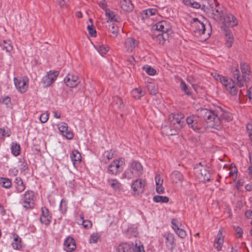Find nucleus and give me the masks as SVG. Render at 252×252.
Segmentation results:
<instances>
[{"label":"nucleus","mask_w":252,"mask_h":252,"mask_svg":"<svg viewBox=\"0 0 252 252\" xmlns=\"http://www.w3.org/2000/svg\"><path fill=\"white\" fill-rule=\"evenodd\" d=\"M158 12L157 8H149L143 11V14L145 15V16H143V18H147L151 16L155 15Z\"/></svg>","instance_id":"obj_39"},{"label":"nucleus","mask_w":252,"mask_h":252,"mask_svg":"<svg viewBox=\"0 0 252 252\" xmlns=\"http://www.w3.org/2000/svg\"><path fill=\"white\" fill-rule=\"evenodd\" d=\"M241 72L238 67L231 68V73L234 78L237 80V84L239 87L244 86L250 80V69L249 65L245 63H240Z\"/></svg>","instance_id":"obj_4"},{"label":"nucleus","mask_w":252,"mask_h":252,"mask_svg":"<svg viewBox=\"0 0 252 252\" xmlns=\"http://www.w3.org/2000/svg\"><path fill=\"white\" fill-rule=\"evenodd\" d=\"M134 252H145L143 246L142 245L137 247L136 245L135 248L134 249Z\"/></svg>","instance_id":"obj_58"},{"label":"nucleus","mask_w":252,"mask_h":252,"mask_svg":"<svg viewBox=\"0 0 252 252\" xmlns=\"http://www.w3.org/2000/svg\"><path fill=\"white\" fill-rule=\"evenodd\" d=\"M225 88L232 95H236L237 94V89L235 86L234 82L231 78L223 77L220 82Z\"/></svg>","instance_id":"obj_10"},{"label":"nucleus","mask_w":252,"mask_h":252,"mask_svg":"<svg viewBox=\"0 0 252 252\" xmlns=\"http://www.w3.org/2000/svg\"><path fill=\"white\" fill-rule=\"evenodd\" d=\"M127 232L134 237H136L138 235V232L136 228L130 227L127 229Z\"/></svg>","instance_id":"obj_52"},{"label":"nucleus","mask_w":252,"mask_h":252,"mask_svg":"<svg viewBox=\"0 0 252 252\" xmlns=\"http://www.w3.org/2000/svg\"><path fill=\"white\" fill-rule=\"evenodd\" d=\"M145 68L146 72L150 75H154L156 74V71L155 69L150 66H148Z\"/></svg>","instance_id":"obj_53"},{"label":"nucleus","mask_w":252,"mask_h":252,"mask_svg":"<svg viewBox=\"0 0 252 252\" xmlns=\"http://www.w3.org/2000/svg\"><path fill=\"white\" fill-rule=\"evenodd\" d=\"M0 46L3 49L5 50L6 52H10L13 49V47L9 41H6L5 40H3L0 42Z\"/></svg>","instance_id":"obj_40"},{"label":"nucleus","mask_w":252,"mask_h":252,"mask_svg":"<svg viewBox=\"0 0 252 252\" xmlns=\"http://www.w3.org/2000/svg\"><path fill=\"white\" fill-rule=\"evenodd\" d=\"M124 164V161L122 158L114 160L108 167V173L112 175H117L123 170Z\"/></svg>","instance_id":"obj_8"},{"label":"nucleus","mask_w":252,"mask_h":252,"mask_svg":"<svg viewBox=\"0 0 252 252\" xmlns=\"http://www.w3.org/2000/svg\"><path fill=\"white\" fill-rule=\"evenodd\" d=\"M40 121L42 123H46L48 120V114L43 113L42 114L39 118Z\"/></svg>","instance_id":"obj_54"},{"label":"nucleus","mask_w":252,"mask_h":252,"mask_svg":"<svg viewBox=\"0 0 252 252\" xmlns=\"http://www.w3.org/2000/svg\"><path fill=\"white\" fill-rule=\"evenodd\" d=\"M200 109L197 110V115H191L186 119V122L189 127L197 132H202L205 130V127L202 126L201 120L202 119L205 121V120L198 114V111Z\"/></svg>","instance_id":"obj_5"},{"label":"nucleus","mask_w":252,"mask_h":252,"mask_svg":"<svg viewBox=\"0 0 252 252\" xmlns=\"http://www.w3.org/2000/svg\"><path fill=\"white\" fill-rule=\"evenodd\" d=\"M52 217L49 213V210L46 207L42 208V214L40 220L42 223L48 225L51 221Z\"/></svg>","instance_id":"obj_18"},{"label":"nucleus","mask_w":252,"mask_h":252,"mask_svg":"<svg viewBox=\"0 0 252 252\" xmlns=\"http://www.w3.org/2000/svg\"><path fill=\"white\" fill-rule=\"evenodd\" d=\"M145 187V181L141 179L136 180L131 185V188L134 192L141 193Z\"/></svg>","instance_id":"obj_21"},{"label":"nucleus","mask_w":252,"mask_h":252,"mask_svg":"<svg viewBox=\"0 0 252 252\" xmlns=\"http://www.w3.org/2000/svg\"><path fill=\"white\" fill-rule=\"evenodd\" d=\"M156 191L159 194L163 193L164 192V188L162 185L157 186L156 187Z\"/></svg>","instance_id":"obj_59"},{"label":"nucleus","mask_w":252,"mask_h":252,"mask_svg":"<svg viewBox=\"0 0 252 252\" xmlns=\"http://www.w3.org/2000/svg\"><path fill=\"white\" fill-rule=\"evenodd\" d=\"M233 37L232 35L230 32H227L226 34L225 40H226V45L228 47H230L232 46V44L233 42Z\"/></svg>","instance_id":"obj_44"},{"label":"nucleus","mask_w":252,"mask_h":252,"mask_svg":"<svg viewBox=\"0 0 252 252\" xmlns=\"http://www.w3.org/2000/svg\"><path fill=\"white\" fill-rule=\"evenodd\" d=\"M156 30L161 33H169L171 32V28L170 25L165 21H161L157 23L156 25Z\"/></svg>","instance_id":"obj_17"},{"label":"nucleus","mask_w":252,"mask_h":252,"mask_svg":"<svg viewBox=\"0 0 252 252\" xmlns=\"http://www.w3.org/2000/svg\"><path fill=\"white\" fill-rule=\"evenodd\" d=\"M121 5L122 9L126 12L131 11L133 8V5L130 0H122Z\"/></svg>","instance_id":"obj_27"},{"label":"nucleus","mask_w":252,"mask_h":252,"mask_svg":"<svg viewBox=\"0 0 252 252\" xmlns=\"http://www.w3.org/2000/svg\"><path fill=\"white\" fill-rule=\"evenodd\" d=\"M182 118V114H171L168 117L169 126L162 125V132L168 135H175L185 125L184 121L181 120Z\"/></svg>","instance_id":"obj_2"},{"label":"nucleus","mask_w":252,"mask_h":252,"mask_svg":"<svg viewBox=\"0 0 252 252\" xmlns=\"http://www.w3.org/2000/svg\"><path fill=\"white\" fill-rule=\"evenodd\" d=\"M34 196L33 191L31 190L27 191L22 195L23 206L27 209L32 208L33 206V199Z\"/></svg>","instance_id":"obj_12"},{"label":"nucleus","mask_w":252,"mask_h":252,"mask_svg":"<svg viewBox=\"0 0 252 252\" xmlns=\"http://www.w3.org/2000/svg\"><path fill=\"white\" fill-rule=\"evenodd\" d=\"M191 26L192 31L199 35H205L207 29L205 27V24L198 18H195L192 19L191 22Z\"/></svg>","instance_id":"obj_9"},{"label":"nucleus","mask_w":252,"mask_h":252,"mask_svg":"<svg viewBox=\"0 0 252 252\" xmlns=\"http://www.w3.org/2000/svg\"><path fill=\"white\" fill-rule=\"evenodd\" d=\"M70 158L74 164L75 163V162H79L81 160V154L76 150H74L72 151V153L70 154Z\"/></svg>","instance_id":"obj_30"},{"label":"nucleus","mask_w":252,"mask_h":252,"mask_svg":"<svg viewBox=\"0 0 252 252\" xmlns=\"http://www.w3.org/2000/svg\"><path fill=\"white\" fill-rule=\"evenodd\" d=\"M108 184L114 190L119 191L122 187V185L117 179H109L107 180Z\"/></svg>","instance_id":"obj_26"},{"label":"nucleus","mask_w":252,"mask_h":252,"mask_svg":"<svg viewBox=\"0 0 252 252\" xmlns=\"http://www.w3.org/2000/svg\"><path fill=\"white\" fill-rule=\"evenodd\" d=\"M247 130L251 140V144L252 145V123H250L247 125Z\"/></svg>","instance_id":"obj_50"},{"label":"nucleus","mask_w":252,"mask_h":252,"mask_svg":"<svg viewBox=\"0 0 252 252\" xmlns=\"http://www.w3.org/2000/svg\"><path fill=\"white\" fill-rule=\"evenodd\" d=\"M131 246L127 243L120 244L116 249L117 252H129L131 250Z\"/></svg>","instance_id":"obj_29"},{"label":"nucleus","mask_w":252,"mask_h":252,"mask_svg":"<svg viewBox=\"0 0 252 252\" xmlns=\"http://www.w3.org/2000/svg\"><path fill=\"white\" fill-rule=\"evenodd\" d=\"M99 238V235L97 233H93L92 234L90 238V243H95L97 242L98 238Z\"/></svg>","instance_id":"obj_48"},{"label":"nucleus","mask_w":252,"mask_h":252,"mask_svg":"<svg viewBox=\"0 0 252 252\" xmlns=\"http://www.w3.org/2000/svg\"><path fill=\"white\" fill-rule=\"evenodd\" d=\"M202 5H201L198 2H197L196 1H195L193 0H192V4H191V7H192L193 8H200L202 9Z\"/></svg>","instance_id":"obj_56"},{"label":"nucleus","mask_w":252,"mask_h":252,"mask_svg":"<svg viewBox=\"0 0 252 252\" xmlns=\"http://www.w3.org/2000/svg\"><path fill=\"white\" fill-rule=\"evenodd\" d=\"M180 87L181 90L183 92H184L186 94H187L188 95L190 94V92H189L186 84L183 80H182L181 82Z\"/></svg>","instance_id":"obj_47"},{"label":"nucleus","mask_w":252,"mask_h":252,"mask_svg":"<svg viewBox=\"0 0 252 252\" xmlns=\"http://www.w3.org/2000/svg\"><path fill=\"white\" fill-rule=\"evenodd\" d=\"M143 167L141 163L137 161H132L129 163L127 169L125 171V177L131 179L134 177L140 176L143 174Z\"/></svg>","instance_id":"obj_6"},{"label":"nucleus","mask_w":252,"mask_h":252,"mask_svg":"<svg viewBox=\"0 0 252 252\" xmlns=\"http://www.w3.org/2000/svg\"><path fill=\"white\" fill-rule=\"evenodd\" d=\"M11 150L12 154L15 157L20 154V146L17 143L12 142L11 146Z\"/></svg>","instance_id":"obj_35"},{"label":"nucleus","mask_w":252,"mask_h":252,"mask_svg":"<svg viewBox=\"0 0 252 252\" xmlns=\"http://www.w3.org/2000/svg\"><path fill=\"white\" fill-rule=\"evenodd\" d=\"M108 29L109 32H111L115 37L117 36L118 33V29L117 26L115 24L112 23L109 25Z\"/></svg>","instance_id":"obj_43"},{"label":"nucleus","mask_w":252,"mask_h":252,"mask_svg":"<svg viewBox=\"0 0 252 252\" xmlns=\"http://www.w3.org/2000/svg\"><path fill=\"white\" fill-rule=\"evenodd\" d=\"M194 170L198 177L202 179L204 181L210 180L211 177V173L209 167L202 164V163L196 164L194 167Z\"/></svg>","instance_id":"obj_7"},{"label":"nucleus","mask_w":252,"mask_h":252,"mask_svg":"<svg viewBox=\"0 0 252 252\" xmlns=\"http://www.w3.org/2000/svg\"><path fill=\"white\" fill-rule=\"evenodd\" d=\"M139 41L133 38L127 37L125 42V46L127 52H132L134 48L138 46Z\"/></svg>","instance_id":"obj_16"},{"label":"nucleus","mask_w":252,"mask_h":252,"mask_svg":"<svg viewBox=\"0 0 252 252\" xmlns=\"http://www.w3.org/2000/svg\"><path fill=\"white\" fill-rule=\"evenodd\" d=\"M15 188L17 192L20 193L24 190L25 186L20 177H16L14 180Z\"/></svg>","instance_id":"obj_28"},{"label":"nucleus","mask_w":252,"mask_h":252,"mask_svg":"<svg viewBox=\"0 0 252 252\" xmlns=\"http://www.w3.org/2000/svg\"><path fill=\"white\" fill-rule=\"evenodd\" d=\"M99 6L101 8H102V9H103L104 10H105V11L106 10V9H107L106 8V7H107V3L104 0H102L99 3Z\"/></svg>","instance_id":"obj_60"},{"label":"nucleus","mask_w":252,"mask_h":252,"mask_svg":"<svg viewBox=\"0 0 252 252\" xmlns=\"http://www.w3.org/2000/svg\"><path fill=\"white\" fill-rule=\"evenodd\" d=\"M2 102L7 107H9L11 105V99L8 96H5L2 98Z\"/></svg>","instance_id":"obj_51"},{"label":"nucleus","mask_w":252,"mask_h":252,"mask_svg":"<svg viewBox=\"0 0 252 252\" xmlns=\"http://www.w3.org/2000/svg\"><path fill=\"white\" fill-rule=\"evenodd\" d=\"M198 114L205 120L208 126L217 130L221 128L223 122H228L232 120L231 114L221 108L215 111L201 108L198 111Z\"/></svg>","instance_id":"obj_1"},{"label":"nucleus","mask_w":252,"mask_h":252,"mask_svg":"<svg viewBox=\"0 0 252 252\" xmlns=\"http://www.w3.org/2000/svg\"><path fill=\"white\" fill-rule=\"evenodd\" d=\"M58 74L59 72L58 71H50L47 72L46 75L42 79V83L43 84L44 87L51 86L56 80Z\"/></svg>","instance_id":"obj_13"},{"label":"nucleus","mask_w":252,"mask_h":252,"mask_svg":"<svg viewBox=\"0 0 252 252\" xmlns=\"http://www.w3.org/2000/svg\"><path fill=\"white\" fill-rule=\"evenodd\" d=\"M112 104L113 105H116L120 110H123L124 109L125 106L123 100L118 96L113 97Z\"/></svg>","instance_id":"obj_32"},{"label":"nucleus","mask_w":252,"mask_h":252,"mask_svg":"<svg viewBox=\"0 0 252 252\" xmlns=\"http://www.w3.org/2000/svg\"><path fill=\"white\" fill-rule=\"evenodd\" d=\"M76 248V245L74 239L71 237H68L64 242V249L67 252H71Z\"/></svg>","instance_id":"obj_22"},{"label":"nucleus","mask_w":252,"mask_h":252,"mask_svg":"<svg viewBox=\"0 0 252 252\" xmlns=\"http://www.w3.org/2000/svg\"><path fill=\"white\" fill-rule=\"evenodd\" d=\"M64 82L67 87L73 88L80 83V80L77 75L68 73L64 79Z\"/></svg>","instance_id":"obj_14"},{"label":"nucleus","mask_w":252,"mask_h":252,"mask_svg":"<svg viewBox=\"0 0 252 252\" xmlns=\"http://www.w3.org/2000/svg\"><path fill=\"white\" fill-rule=\"evenodd\" d=\"M245 216L248 219H252V211L247 210L245 212Z\"/></svg>","instance_id":"obj_61"},{"label":"nucleus","mask_w":252,"mask_h":252,"mask_svg":"<svg viewBox=\"0 0 252 252\" xmlns=\"http://www.w3.org/2000/svg\"><path fill=\"white\" fill-rule=\"evenodd\" d=\"M224 76H222L219 74H215L214 75V78L217 80L219 81L220 82L221 81V80L222 79Z\"/></svg>","instance_id":"obj_63"},{"label":"nucleus","mask_w":252,"mask_h":252,"mask_svg":"<svg viewBox=\"0 0 252 252\" xmlns=\"http://www.w3.org/2000/svg\"><path fill=\"white\" fill-rule=\"evenodd\" d=\"M67 0H57V1L61 7H63L65 5Z\"/></svg>","instance_id":"obj_62"},{"label":"nucleus","mask_w":252,"mask_h":252,"mask_svg":"<svg viewBox=\"0 0 252 252\" xmlns=\"http://www.w3.org/2000/svg\"><path fill=\"white\" fill-rule=\"evenodd\" d=\"M145 92L142 91L140 88H135L131 92L132 96L135 99H139L145 95Z\"/></svg>","instance_id":"obj_33"},{"label":"nucleus","mask_w":252,"mask_h":252,"mask_svg":"<svg viewBox=\"0 0 252 252\" xmlns=\"http://www.w3.org/2000/svg\"><path fill=\"white\" fill-rule=\"evenodd\" d=\"M175 231L176 232L178 236L181 238H184L186 236V232L183 229L177 228L176 229V230H175Z\"/></svg>","instance_id":"obj_49"},{"label":"nucleus","mask_w":252,"mask_h":252,"mask_svg":"<svg viewBox=\"0 0 252 252\" xmlns=\"http://www.w3.org/2000/svg\"><path fill=\"white\" fill-rule=\"evenodd\" d=\"M87 29L89 33L91 36L95 37L96 35V30L93 24L89 25L87 26Z\"/></svg>","instance_id":"obj_46"},{"label":"nucleus","mask_w":252,"mask_h":252,"mask_svg":"<svg viewBox=\"0 0 252 252\" xmlns=\"http://www.w3.org/2000/svg\"><path fill=\"white\" fill-rule=\"evenodd\" d=\"M165 243L168 250L172 251L175 247V238L174 235L171 233L164 234Z\"/></svg>","instance_id":"obj_19"},{"label":"nucleus","mask_w":252,"mask_h":252,"mask_svg":"<svg viewBox=\"0 0 252 252\" xmlns=\"http://www.w3.org/2000/svg\"><path fill=\"white\" fill-rule=\"evenodd\" d=\"M222 17H223V24L226 26L233 27L238 24L237 20L231 14H227L226 16L223 15Z\"/></svg>","instance_id":"obj_20"},{"label":"nucleus","mask_w":252,"mask_h":252,"mask_svg":"<svg viewBox=\"0 0 252 252\" xmlns=\"http://www.w3.org/2000/svg\"><path fill=\"white\" fill-rule=\"evenodd\" d=\"M105 15L109 19L107 20V22H108L109 21H118V18L116 17V16L114 14V12L110 9H106Z\"/></svg>","instance_id":"obj_37"},{"label":"nucleus","mask_w":252,"mask_h":252,"mask_svg":"<svg viewBox=\"0 0 252 252\" xmlns=\"http://www.w3.org/2000/svg\"><path fill=\"white\" fill-rule=\"evenodd\" d=\"M103 159L105 163H107L110 159L113 158V153L112 150L107 151L103 154Z\"/></svg>","instance_id":"obj_42"},{"label":"nucleus","mask_w":252,"mask_h":252,"mask_svg":"<svg viewBox=\"0 0 252 252\" xmlns=\"http://www.w3.org/2000/svg\"><path fill=\"white\" fill-rule=\"evenodd\" d=\"M171 179L173 183H181L183 180V176L182 173L178 171H173L171 175Z\"/></svg>","instance_id":"obj_25"},{"label":"nucleus","mask_w":252,"mask_h":252,"mask_svg":"<svg viewBox=\"0 0 252 252\" xmlns=\"http://www.w3.org/2000/svg\"><path fill=\"white\" fill-rule=\"evenodd\" d=\"M224 236L222 235L221 230H219L217 237L214 241V247L218 251H220L223 243Z\"/></svg>","instance_id":"obj_23"},{"label":"nucleus","mask_w":252,"mask_h":252,"mask_svg":"<svg viewBox=\"0 0 252 252\" xmlns=\"http://www.w3.org/2000/svg\"><path fill=\"white\" fill-rule=\"evenodd\" d=\"M156 186L162 185L163 180H161L159 176L157 175L155 177Z\"/></svg>","instance_id":"obj_57"},{"label":"nucleus","mask_w":252,"mask_h":252,"mask_svg":"<svg viewBox=\"0 0 252 252\" xmlns=\"http://www.w3.org/2000/svg\"><path fill=\"white\" fill-rule=\"evenodd\" d=\"M13 242L11 244L12 248L14 250H19L22 248V241L21 238L16 234H13Z\"/></svg>","instance_id":"obj_24"},{"label":"nucleus","mask_w":252,"mask_h":252,"mask_svg":"<svg viewBox=\"0 0 252 252\" xmlns=\"http://www.w3.org/2000/svg\"><path fill=\"white\" fill-rule=\"evenodd\" d=\"M96 48L98 53L102 56L106 54L108 51V47L104 45L98 46Z\"/></svg>","instance_id":"obj_45"},{"label":"nucleus","mask_w":252,"mask_h":252,"mask_svg":"<svg viewBox=\"0 0 252 252\" xmlns=\"http://www.w3.org/2000/svg\"><path fill=\"white\" fill-rule=\"evenodd\" d=\"M0 183L3 188L6 189H9L12 186V182L8 178H0Z\"/></svg>","instance_id":"obj_38"},{"label":"nucleus","mask_w":252,"mask_h":252,"mask_svg":"<svg viewBox=\"0 0 252 252\" xmlns=\"http://www.w3.org/2000/svg\"><path fill=\"white\" fill-rule=\"evenodd\" d=\"M59 131L62 134L68 139H72L73 137V133L68 129V126L64 122H61L58 125Z\"/></svg>","instance_id":"obj_15"},{"label":"nucleus","mask_w":252,"mask_h":252,"mask_svg":"<svg viewBox=\"0 0 252 252\" xmlns=\"http://www.w3.org/2000/svg\"><path fill=\"white\" fill-rule=\"evenodd\" d=\"M155 35H156V34H155ZM168 37L169 33H158V34L156 35L157 40L160 44H163Z\"/></svg>","instance_id":"obj_34"},{"label":"nucleus","mask_w":252,"mask_h":252,"mask_svg":"<svg viewBox=\"0 0 252 252\" xmlns=\"http://www.w3.org/2000/svg\"><path fill=\"white\" fill-rule=\"evenodd\" d=\"M202 10L215 21H222L223 8L217 0H208L202 4Z\"/></svg>","instance_id":"obj_3"},{"label":"nucleus","mask_w":252,"mask_h":252,"mask_svg":"<svg viewBox=\"0 0 252 252\" xmlns=\"http://www.w3.org/2000/svg\"><path fill=\"white\" fill-rule=\"evenodd\" d=\"M171 223L172 224V228L175 231L176 230L177 228H179L178 225L179 223L176 219H172Z\"/></svg>","instance_id":"obj_55"},{"label":"nucleus","mask_w":252,"mask_h":252,"mask_svg":"<svg viewBox=\"0 0 252 252\" xmlns=\"http://www.w3.org/2000/svg\"><path fill=\"white\" fill-rule=\"evenodd\" d=\"M153 200L158 203H167L169 201V198L165 196L156 195L153 197Z\"/></svg>","instance_id":"obj_41"},{"label":"nucleus","mask_w":252,"mask_h":252,"mask_svg":"<svg viewBox=\"0 0 252 252\" xmlns=\"http://www.w3.org/2000/svg\"><path fill=\"white\" fill-rule=\"evenodd\" d=\"M14 82L16 88L20 93H25L27 90L29 82V79L27 77H15Z\"/></svg>","instance_id":"obj_11"},{"label":"nucleus","mask_w":252,"mask_h":252,"mask_svg":"<svg viewBox=\"0 0 252 252\" xmlns=\"http://www.w3.org/2000/svg\"><path fill=\"white\" fill-rule=\"evenodd\" d=\"M234 228L235 229L237 233L239 235V236H241L243 233L242 229L238 226L236 227V228L234 227Z\"/></svg>","instance_id":"obj_64"},{"label":"nucleus","mask_w":252,"mask_h":252,"mask_svg":"<svg viewBox=\"0 0 252 252\" xmlns=\"http://www.w3.org/2000/svg\"><path fill=\"white\" fill-rule=\"evenodd\" d=\"M147 88L151 94H156L158 91L157 86L153 82L149 83L147 85Z\"/></svg>","instance_id":"obj_36"},{"label":"nucleus","mask_w":252,"mask_h":252,"mask_svg":"<svg viewBox=\"0 0 252 252\" xmlns=\"http://www.w3.org/2000/svg\"><path fill=\"white\" fill-rule=\"evenodd\" d=\"M77 223L78 224H82L85 228H89L91 227L92 225L91 221L84 219L83 215H80L79 218L77 219Z\"/></svg>","instance_id":"obj_31"}]
</instances>
